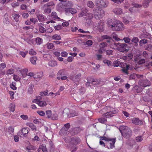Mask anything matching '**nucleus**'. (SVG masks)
<instances>
[{
  "instance_id": "obj_1",
  "label": "nucleus",
  "mask_w": 152,
  "mask_h": 152,
  "mask_svg": "<svg viewBox=\"0 0 152 152\" xmlns=\"http://www.w3.org/2000/svg\"><path fill=\"white\" fill-rule=\"evenodd\" d=\"M72 5L71 1H65L62 3L59 4L57 7V9L59 12L64 10L66 14L71 13L73 14L76 13L77 11L75 9L71 8Z\"/></svg>"
},
{
  "instance_id": "obj_2",
  "label": "nucleus",
  "mask_w": 152,
  "mask_h": 152,
  "mask_svg": "<svg viewBox=\"0 0 152 152\" xmlns=\"http://www.w3.org/2000/svg\"><path fill=\"white\" fill-rule=\"evenodd\" d=\"M120 129V131L124 138H129L132 136V132L129 127L123 126L121 127Z\"/></svg>"
},
{
  "instance_id": "obj_3",
  "label": "nucleus",
  "mask_w": 152,
  "mask_h": 152,
  "mask_svg": "<svg viewBox=\"0 0 152 152\" xmlns=\"http://www.w3.org/2000/svg\"><path fill=\"white\" fill-rule=\"evenodd\" d=\"M113 44L115 45L117 50L120 52H127L129 50L128 45L126 44L114 42Z\"/></svg>"
},
{
  "instance_id": "obj_4",
  "label": "nucleus",
  "mask_w": 152,
  "mask_h": 152,
  "mask_svg": "<svg viewBox=\"0 0 152 152\" xmlns=\"http://www.w3.org/2000/svg\"><path fill=\"white\" fill-rule=\"evenodd\" d=\"M93 13L95 18L97 19H100L104 15V11L98 8H94L93 10Z\"/></svg>"
},
{
  "instance_id": "obj_5",
  "label": "nucleus",
  "mask_w": 152,
  "mask_h": 152,
  "mask_svg": "<svg viewBox=\"0 0 152 152\" xmlns=\"http://www.w3.org/2000/svg\"><path fill=\"white\" fill-rule=\"evenodd\" d=\"M124 29L123 24L120 21L115 22L113 27L112 29V30L115 31H122Z\"/></svg>"
},
{
  "instance_id": "obj_6",
  "label": "nucleus",
  "mask_w": 152,
  "mask_h": 152,
  "mask_svg": "<svg viewBox=\"0 0 152 152\" xmlns=\"http://www.w3.org/2000/svg\"><path fill=\"white\" fill-rule=\"evenodd\" d=\"M132 122L133 124L138 125H142L143 124V122L142 120L139 119L137 118H134L132 120Z\"/></svg>"
},
{
  "instance_id": "obj_7",
  "label": "nucleus",
  "mask_w": 152,
  "mask_h": 152,
  "mask_svg": "<svg viewBox=\"0 0 152 152\" xmlns=\"http://www.w3.org/2000/svg\"><path fill=\"white\" fill-rule=\"evenodd\" d=\"M81 140L78 137H74L72 138L70 141L71 144L76 145L80 143Z\"/></svg>"
},
{
  "instance_id": "obj_8",
  "label": "nucleus",
  "mask_w": 152,
  "mask_h": 152,
  "mask_svg": "<svg viewBox=\"0 0 152 152\" xmlns=\"http://www.w3.org/2000/svg\"><path fill=\"white\" fill-rule=\"evenodd\" d=\"M86 15V16L85 18L86 20V22L89 25L91 24L92 23L91 19L93 17V14L91 13H88Z\"/></svg>"
},
{
  "instance_id": "obj_9",
  "label": "nucleus",
  "mask_w": 152,
  "mask_h": 152,
  "mask_svg": "<svg viewBox=\"0 0 152 152\" xmlns=\"http://www.w3.org/2000/svg\"><path fill=\"white\" fill-rule=\"evenodd\" d=\"M33 102L37 104L41 107H44L47 105L46 101H40L38 99L33 100Z\"/></svg>"
},
{
  "instance_id": "obj_10",
  "label": "nucleus",
  "mask_w": 152,
  "mask_h": 152,
  "mask_svg": "<svg viewBox=\"0 0 152 152\" xmlns=\"http://www.w3.org/2000/svg\"><path fill=\"white\" fill-rule=\"evenodd\" d=\"M96 5L98 7H107V5L103 0H96Z\"/></svg>"
},
{
  "instance_id": "obj_11",
  "label": "nucleus",
  "mask_w": 152,
  "mask_h": 152,
  "mask_svg": "<svg viewBox=\"0 0 152 152\" xmlns=\"http://www.w3.org/2000/svg\"><path fill=\"white\" fill-rule=\"evenodd\" d=\"M118 112V110H115L109 112H107L103 115L104 117H106V118H109L113 116V114H115Z\"/></svg>"
},
{
  "instance_id": "obj_12",
  "label": "nucleus",
  "mask_w": 152,
  "mask_h": 152,
  "mask_svg": "<svg viewBox=\"0 0 152 152\" xmlns=\"http://www.w3.org/2000/svg\"><path fill=\"white\" fill-rule=\"evenodd\" d=\"M113 12L117 15H121L123 13V10L119 7H116L114 8L113 10Z\"/></svg>"
},
{
  "instance_id": "obj_13",
  "label": "nucleus",
  "mask_w": 152,
  "mask_h": 152,
  "mask_svg": "<svg viewBox=\"0 0 152 152\" xmlns=\"http://www.w3.org/2000/svg\"><path fill=\"white\" fill-rule=\"evenodd\" d=\"M104 24V21L100 20L99 22L98 25V28L99 29V31L102 32L103 31V28Z\"/></svg>"
},
{
  "instance_id": "obj_14",
  "label": "nucleus",
  "mask_w": 152,
  "mask_h": 152,
  "mask_svg": "<svg viewBox=\"0 0 152 152\" xmlns=\"http://www.w3.org/2000/svg\"><path fill=\"white\" fill-rule=\"evenodd\" d=\"M4 131L10 134H13L14 131V128L12 126H10L8 128L5 129Z\"/></svg>"
},
{
  "instance_id": "obj_15",
  "label": "nucleus",
  "mask_w": 152,
  "mask_h": 152,
  "mask_svg": "<svg viewBox=\"0 0 152 152\" xmlns=\"http://www.w3.org/2000/svg\"><path fill=\"white\" fill-rule=\"evenodd\" d=\"M81 76V74L80 73H79L75 76H71L70 77V79L73 81L75 82V81H78L80 80Z\"/></svg>"
},
{
  "instance_id": "obj_16",
  "label": "nucleus",
  "mask_w": 152,
  "mask_h": 152,
  "mask_svg": "<svg viewBox=\"0 0 152 152\" xmlns=\"http://www.w3.org/2000/svg\"><path fill=\"white\" fill-rule=\"evenodd\" d=\"M88 12V10L86 8L83 9L80 12L78 15L79 17H81L83 16H85L86 13Z\"/></svg>"
},
{
  "instance_id": "obj_17",
  "label": "nucleus",
  "mask_w": 152,
  "mask_h": 152,
  "mask_svg": "<svg viewBox=\"0 0 152 152\" xmlns=\"http://www.w3.org/2000/svg\"><path fill=\"white\" fill-rule=\"evenodd\" d=\"M110 140L108 141L110 144V147L111 148H113L115 147L114 145L116 141L115 138H110Z\"/></svg>"
},
{
  "instance_id": "obj_18",
  "label": "nucleus",
  "mask_w": 152,
  "mask_h": 152,
  "mask_svg": "<svg viewBox=\"0 0 152 152\" xmlns=\"http://www.w3.org/2000/svg\"><path fill=\"white\" fill-rule=\"evenodd\" d=\"M115 22H113L111 19L108 20L107 22V26L109 27H111L112 29L114 25Z\"/></svg>"
},
{
  "instance_id": "obj_19",
  "label": "nucleus",
  "mask_w": 152,
  "mask_h": 152,
  "mask_svg": "<svg viewBox=\"0 0 152 152\" xmlns=\"http://www.w3.org/2000/svg\"><path fill=\"white\" fill-rule=\"evenodd\" d=\"M28 128H23L22 129L21 132L23 135L24 137H26L27 136L28 132Z\"/></svg>"
},
{
  "instance_id": "obj_20",
  "label": "nucleus",
  "mask_w": 152,
  "mask_h": 152,
  "mask_svg": "<svg viewBox=\"0 0 152 152\" xmlns=\"http://www.w3.org/2000/svg\"><path fill=\"white\" fill-rule=\"evenodd\" d=\"M94 85H98L100 83V81L96 79V80L93 79V80L91 81L90 82L91 83ZM90 83V82H87L86 83V86H89Z\"/></svg>"
},
{
  "instance_id": "obj_21",
  "label": "nucleus",
  "mask_w": 152,
  "mask_h": 152,
  "mask_svg": "<svg viewBox=\"0 0 152 152\" xmlns=\"http://www.w3.org/2000/svg\"><path fill=\"white\" fill-rule=\"evenodd\" d=\"M27 125L33 131H36L37 130V128L36 126L33 123H28L27 124Z\"/></svg>"
},
{
  "instance_id": "obj_22",
  "label": "nucleus",
  "mask_w": 152,
  "mask_h": 152,
  "mask_svg": "<svg viewBox=\"0 0 152 152\" xmlns=\"http://www.w3.org/2000/svg\"><path fill=\"white\" fill-rule=\"evenodd\" d=\"M37 60V58L35 56L31 57L30 59V61L31 63L34 65H35L36 64V61Z\"/></svg>"
},
{
  "instance_id": "obj_23",
  "label": "nucleus",
  "mask_w": 152,
  "mask_h": 152,
  "mask_svg": "<svg viewBox=\"0 0 152 152\" xmlns=\"http://www.w3.org/2000/svg\"><path fill=\"white\" fill-rule=\"evenodd\" d=\"M152 0H144L143 1L142 5L144 8L147 7L149 5L150 1Z\"/></svg>"
},
{
  "instance_id": "obj_24",
  "label": "nucleus",
  "mask_w": 152,
  "mask_h": 152,
  "mask_svg": "<svg viewBox=\"0 0 152 152\" xmlns=\"http://www.w3.org/2000/svg\"><path fill=\"white\" fill-rule=\"evenodd\" d=\"M141 86L143 87H145L150 85L149 82L148 80H144L143 81L142 83L140 84Z\"/></svg>"
},
{
  "instance_id": "obj_25",
  "label": "nucleus",
  "mask_w": 152,
  "mask_h": 152,
  "mask_svg": "<svg viewBox=\"0 0 152 152\" xmlns=\"http://www.w3.org/2000/svg\"><path fill=\"white\" fill-rule=\"evenodd\" d=\"M52 39L54 40H56L58 41L61 40V37L60 35L57 34H55L53 35L52 37Z\"/></svg>"
},
{
  "instance_id": "obj_26",
  "label": "nucleus",
  "mask_w": 152,
  "mask_h": 152,
  "mask_svg": "<svg viewBox=\"0 0 152 152\" xmlns=\"http://www.w3.org/2000/svg\"><path fill=\"white\" fill-rule=\"evenodd\" d=\"M129 65L126 64V66L123 68L121 70L123 72L125 73L126 74L128 75V70L129 69Z\"/></svg>"
},
{
  "instance_id": "obj_27",
  "label": "nucleus",
  "mask_w": 152,
  "mask_h": 152,
  "mask_svg": "<svg viewBox=\"0 0 152 152\" xmlns=\"http://www.w3.org/2000/svg\"><path fill=\"white\" fill-rule=\"evenodd\" d=\"M28 71V69H23L20 71L22 75V77L23 78H24L26 76Z\"/></svg>"
},
{
  "instance_id": "obj_28",
  "label": "nucleus",
  "mask_w": 152,
  "mask_h": 152,
  "mask_svg": "<svg viewBox=\"0 0 152 152\" xmlns=\"http://www.w3.org/2000/svg\"><path fill=\"white\" fill-rule=\"evenodd\" d=\"M12 17L15 20L16 22H18L19 21L20 16L19 14L15 13L12 15Z\"/></svg>"
},
{
  "instance_id": "obj_29",
  "label": "nucleus",
  "mask_w": 152,
  "mask_h": 152,
  "mask_svg": "<svg viewBox=\"0 0 152 152\" xmlns=\"http://www.w3.org/2000/svg\"><path fill=\"white\" fill-rule=\"evenodd\" d=\"M48 65L50 66L54 67L57 65V63L55 61H50L48 62Z\"/></svg>"
},
{
  "instance_id": "obj_30",
  "label": "nucleus",
  "mask_w": 152,
  "mask_h": 152,
  "mask_svg": "<svg viewBox=\"0 0 152 152\" xmlns=\"http://www.w3.org/2000/svg\"><path fill=\"white\" fill-rule=\"evenodd\" d=\"M15 106L14 103H12L10 104L9 108L10 111L13 112L15 110Z\"/></svg>"
},
{
  "instance_id": "obj_31",
  "label": "nucleus",
  "mask_w": 152,
  "mask_h": 152,
  "mask_svg": "<svg viewBox=\"0 0 152 152\" xmlns=\"http://www.w3.org/2000/svg\"><path fill=\"white\" fill-rule=\"evenodd\" d=\"M46 8L44 9V11L45 14H50L51 11V7H46Z\"/></svg>"
},
{
  "instance_id": "obj_32",
  "label": "nucleus",
  "mask_w": 152,
  "mask_h": 152,
  "mask_svg": "<svg viewBox=\"0 0 152 152\" xmlns=\"http://www.w3.org/2000/svg\"><path fill=\"white\" fill-rule=\"evenodd\" d=\"M55 5L53 1H50L47 3L45 4L44 5V7H53Z\"/></svg>"
},
{
  "instance_id": "obj_33",
  "label": "nucleus",
  "mask_w": 152,
  "mask_h": 152,
  "mask_svg": "<svg viewBox=\"0 0 152 152\" xmlns=\"http://www.w3.org/2000/svg\"><path fill=\"white\" fill-rule=\"evenodd\" d=\"M99 121L102 124H104L107 122L106 118L101 117L98 118Z\"/></svg>"
},
{
  "instance_id": "obj_34",
  "label": "nucleus",
  "mask_w": 152,
  "mask_h": 152,
  "mask_svg": "<svg viewBox=\"0 0 152 152\" xmlns=\"http://www.w3.org/2000/svg\"><path fill=\"white\" fill-rule=\"evenodd\" d=\"M43 152H47V149L46 147V145L45 144H42L40 146L39 148Z\"/></svg>"
},
{
  "instance_id": "obj_35",
  "label": "nucleus",
  "mask_w": 152,
  "mask_h": 152,
  "mask_svg": "<svg viewBox=\"0 0 152 152\" xmlns=\"http://www.w3.org/2000/svg\"><path fill=\"white\" fill-rule=\"evenodd\" d=\"M65 70L64 69H61L60 70H59L57 74V75H65Z\"/></svg>"
},
{
  "instance_id": "obj_36",
  "label": "nucleus",
  "mask_w": 152,
  "mask_h": 152,
  "mask_svg": "<svg viewBox=\"0 0 152 152\" xmlns=\"http://www.w3.org/2000/svg\"><path fill=\"white\" fill-rule=\"evenodd\" d=\"M44 16L42 14H39L37 15V18L40 21H42L45 20Z\"/></svg>"
},
{
  "instance_id": "obj_37",
  "label": "nucleus",
  "mask_w": 152,
  "mask_h": 152,
  "mask_svg": "<svg viewBox=\"0 0 152 152\" xmlns=\"http://www.w3.org/2000/svg\"><path fill=\"white\" fill-rule=\"evenodd\" d=\"M46 115L47 116L48 118H51L52 115V112L50 110H48L46 111Z\"/></svg>"
},
{
  "instance_id": "obj_38",
  "label": "nucleus",
  "mask_w": 152,
  "mask_h": 152,
  "mask_svg": "<svg viewBox=\"0 0 152 152\" xmlns=\"http://www.w3.org/2000/svg\"><path fill=\"white\" fill-rule=\"evenodd\" d=\"M87 6L89 7L92 8L94 7V5L92 1H88L87 3Z\"/></svg>"
},
{
  "instance_id": "obj_39",
  "label": "nucleus",
  "mask_w": 152,
  "mask_h": 152,
  "mask_svg": "<svg viewBox=\"0 0 152 152\" xmlns=\"http://www.w3.org/2000/svg\"><path fill=\"white\" fill-rule=\"evenodd\" d=\"M34 87V85L32 84H30L29 85L28 89V92L29 94H31L33 91V88Z\"/></svg>"
},
{
  "instance_id": "obj_40",
  "label": "nucleus",
  "mask_w": 152,
  "mask_h": 152,
  "mask_svg": "<svg viewBox=\"0 0 152 152\" xmlns=\"http://www.w3.org/2000/svg\"><path fill=\"white\" fill-rule=\"evenodd\" d=\"M148 42V40L145 39L141 40L139 42L140 46H142L144 44H145Z\"/></svg>"
},
{
  "instance_id": "obj_41",
  "label": "nucleus",
  "mask_w": 152,
  "mask_h": 152,
  "mask_svg": "<svg viewBox=\"0 0 152 152\" xmlns=\"http://www.w3.org/2000/svg\"><path fill=\"white\" fill-rule=\"evenodd\" d=\"M51 16L53 18L55 19H60V18L58 16L56 12H52L51 13Z\"/></svg>"
},
{
  "instance_id": "obj_42",
  "label": "nucleus",
  "mask_w": 152,
  "mask_h": 152,
  "mask_svg": "<svg viewBox=\"0 0 152 152\" xmlns=\"http://www.w3.org/2000/svg\"><path fill=\"white\" fill-rule=\"evenodd\" d=\"M135 140L137 142H141L143 140L142 136H139L135 138Z\"/></svg>"
},
{
  "instance_id": "obj_43",
  "label": "nucleus",
  "mask_w": 152,
  "mask_h": 152,
  "mask_svg": "<svg viewBox=\"0 0 152 152\" xmlns=\"http://www.w3.org/2000/svg\"><path fill=\"white\" fill-rule=\"evenodd\" d=\"M28 53V51H26L25 52L20 51L19 54L21 55L23 57L25 58Z\"/></svg>"
},
{
  "instance_id": "obj_44",
  "label": "nucleus",
  "mask_w": 152,
  "mask_h": 152,
  "mask_svg": "<svg viewBox=\"0 0 152 152\" xmlns=\"http://www.w3.org/2000/svg\"><path fill=\"white\" fill-rule=\"evenodd\" d=\"M107 44L106 42H103L99 44V46L100 48L104 49V48L107 46Z\"/></svg>"
},
{
  "instance_id": "obj_45",
  "label": "nucleus",
  "mask_w": 152,
  "mask_h": 152,
  "mask_svg": "<svg viewBox=\"0 0 152 152\" xmlns=\"http://www.w3.org/2000/svg\"><path fill=\"white\" fill-rule=\"evenodd\" d=\"M48 94V90L44 91L41 92L40 93V95L41 96H44L47 95Z\"/></svg>"
},
{
  "instance_id": "obj_46",
  "label": "nucleus",
  "mask_w": 152,
  "mask_h": 152,
  "mask_svg": "<svg viewBox=\"0 0 152 152\" xmlns=\"http://www.w3.org/2000/svg\"><path fill=\"white\" fill-rule=\"evenodd\" d=\"M47 45V48L49 49H52L54 47V45L53 44L51 43H48Z\"/></svg>"
},
{
  "instance_id": "obj_47",
  "label": "nucleus",
  "mask_w": 152,
  "mask_h": 152,
  "mask_svg": "<svg viewBox=\"0 0 152 152\" xmlns=\"http://www.w3.org/2000/svg\"><path fill=\"white\" fill-rule=\"evenodd\" d=\"M42 39L39 37H37L36 39V42L38 45H40L42 43Z\"/></svg>"
},
{
  "instance_id": "obj_48",
  "label": "nucleus",
  "mask_w": 152,
  "mask_h": 152,
  "mask_svg": "<svg viewBox=\"0 0 152 152\" xmlns=\"http://www.w3.org/2000/svg\"><path fill=\"white\" fill-rule=\"evenodd\" d=\"M29 53L31 55H35L36 54V52L33 49H31L30 50Z\"/></svg>"
},
{
  "instance_id": "obj_49",
  "label": "nucleus",
  "mask_w": 152,
  "mask_h": 152,
  "mask_svg": "<svg viewBox=\"0 0 152 152\" xmlns=\"http://www.w3.org/2000/svg\"><path fill=\"white\" fill-rule=\"evenodd\" d=\"M34 149V147L32 145L28 146L26 148V150L28 152H30V151L31 150H33Z\"/></svg>"
},
{
  "instance_id": "obj_50",
  "label": "nucleus",
  "mask_w": 152,
  "mask_h": 152,
  "mask_svg": "<svg viewBox=\"0 0 152 152\" xmlns=\"http://www.w3.org/2000/svg\"><path fill=\"white\" fill-rule=\"evenodd\" d=\"M39 31L41 33H44L46 31V29L43 26H40L39 27Z\"/></svg>"
},
{
  "instance_id": "obj_51",
  "label": "nucleus",
  "mask_w": 152,
  "mask_h": 152,
  "mask_svg": "<svg viewBox=\"0 0 152 152\" xmlns=\"http://www.w3.org/2000/svg\"><path fill=\"white\" fill-rule=\"evenodd\" d=\"M14 70L13 69H10L7 71V75H11L14 73Z\"/></svg>"
},
{
  "instance_id": "obj_52",
  "label": "nucleus",
  "mask_w": 152,
  "mask_h": 152,
  "mask_svg": "<svg viewBox=\"0 0 152 152\" xmlns=\"http://www.w3.org/2000/svg\"><path fill=\"white\" fill-rule=\"evenodd\" d=\"M43 75V74L42 72H40L39 73H37L36 75V76H35L36 77V78H41Z\"/></svg>"
},
{
  "instance_id": "obj_53",
  "label": "nucleus",
  "mask_w": 152,
  "mask_h": 152,
  "mask_svg": "<svg viewBox=\"0 0 152 152\" xmlns=\"http://www.w3.org/2000/svg\"><path fill=\"white\" fill-rule=\"evenodd\" d=\"M68 53L66 51H64L61 53V56L62 57H65L67 56Z\"/></svg>"
},
{
  "instance_id": "obj_54",
  "label": "nucleus",
  "mask_w": 152,
  "mask_h": 152,
  "mask_svg": "<svg viewBox=\"0 0 152 152\" xmlns=\"http://www.w3.org/2000/svg\"><path fill=\"white\" fill-rule=\"evenodd\" d=\"M132 5L133 6L136 8H140L142 7L141 5L139 4H138L134 2L132 4Z\"/></svg>"
},
{
  "instance_id": "obj_55",
  "label": "nucleus",
  "mask_w": 152,
  "mask_h": 152,
  "mask_svg": "<svg viewBox=\"0 0 152 152\" xmlns=\"http://www.w3.org/2000/svg\"><path fill=\"white\" fill-rule=\"evenodd\" d=\"M37 113L41 116H44L45 115V113L42 110H38L37 111Z\"/></svg>"
},
{
  "instance_id": "obj_56",
  "label": "nucleus",
  "mask_w": 152,
  "mask_h": 152,
  "mask_svg": "<svg viewBox=\"0 0 152 152\" xmlns=\"http://www.w3.org/2000/svg\"><path fill=\"white\" fill-rule=\"evenodd\" d=\"M137 75L134 73H133L132 74H131L129 76V79H134L136 77Z\"/></svg>"
},
{
  "instance_id": "obj_57",
  "label": "nucleus",
  "mask_w": 152,
  "mask_h": 152,
  "mask_svg": "<svg viewBox=\"0 0 152 152\" xmlns=\"http://www.w3.org/2000/svg\"><path fill=\"white\" fill-rule=\"evenodd\" d=\"M33 122L36 124L41 123V120L37 118L34 119L33 120Z\"/></svg>"
},
{
  "instance_id": "obj_58",
  "label": "nucleus",
  "mask_w": 152,
  "mask_h": 152,
  "mask_svg": "<svg viewBox=\"0 0 152 152\" xmlns=\"http://www.w3.org/2000/svg\"><path fill=\"white\" fill-rule=\"evenodd\" d=\"M27 75L28 76L30 77H33L34 78H36V77L35 76V75H34V73L32 72H30L28 73L27 74Z\"/></svg>"
},
{
  "instance_id": "obj_59",
  "label": "nucleus",
  "mask_w": 152,
  "mask_h": 152,
  "mask_svg": "<svg viewBox=\"0 0 152 152\" xmlns=\"http://www.w3.org/2000/svg\"><path fill=\"white\" fill-rule=\"evenodd\" d=\"M13 79L16 81H19L21 79L17 75H13Z\"/></svg>"
},
{
  "instance_id": "obj_60",
  "label": "nucleus",
  "mask_w": 152,
  "mask_h": 152,
  "mask_svg": "<svg viewBox=\"0 0 152 152\" xmlns=\"http://www.w3.org/2000/svg\"><path fill=\"white\" fill-rule=\"evenodd\" d=\"M123 40H124V42L126 43H129L131 40L128 37H124L123 39Z\"/></svg>"
},
{
  "instance_id": "obj_61",
  "label": "nucleus",
  "mask_w": 152,
  "mask_h": 152,
  "mask_svg": "<svg viewBox=\"0 0 152 152\" xmlns=\"http://www.w3.org/2000/svg\"><path fill=\"white\" fill-rule=\"evenodd\" d=\"M139 39L136 37H134L132 39V41L134 43H138L139 42Z\"/></svg>"
},
{
  "instance_id": "obj_62",
  "label": "nucleus",
  "mask_w": 152,
  "mask_h": 152,
  "mask_svg": "<svg viewBox=\"0 0 152 152\" xmlns=\"http://www.w3.org/2000/svg\"><path fill=\"white\" fill-rule=\"evenodd\" d=\"M113 39L116 40L118 41L120 40V39L118 37V36L114 33L113 34Z\"/></svg>"
},
{
  "instance_id": "obj_63",
  "label": "nucleus",
  "mask_w": 152,
  "mask_h": 152,
  "mask_svg": "<svg viewBox=\"0 0 152 152\" xmlns=\"http://www.w3.org/2000/svg\"><path fill=\"white\" fill-rule=\"evenodd\" d=\"M77 146L75 145V146H72L71 148V151H75L77 149Z\"/></svg>"
},
{
  "instance_id": "obj_64",
  "label": "nucleus",
  "mask_w": 152,
  "mask_h": 152,
  "mask_svg": "<svg viewBox=\"0 0 152 152\" xmlns=\"http://www.w3.org/2000/svg\"><path fill=\"white\" fill-rule=\"evenodd\" d=\"M146 49L150 52H152V45H149Z\"/></svg>"
}]
</instances>
